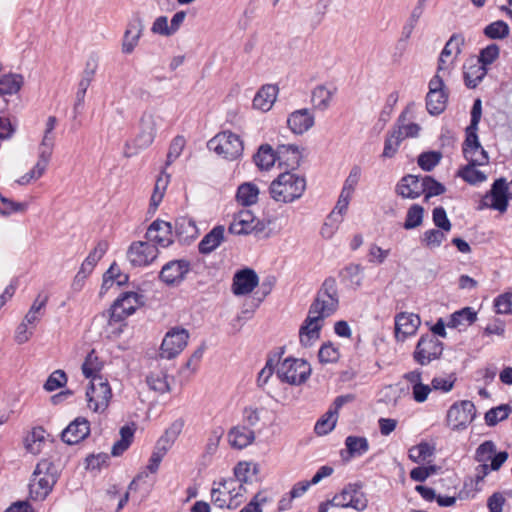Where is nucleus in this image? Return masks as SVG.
<instances>
[{"instance_id": "bf43d9fd", "label": "nucleus", "mask_w": 512, "mask_h": 512, "mask_svg": "<svg viewBox=\"0 0 512 512\" xmlns=\"http://www.w3.org/2000/svg\"><path fill=\"white\" fill-rule=\"evenodd\" d=\"M484 34L491 39H503L509 34V26L504 21H496L486 26Z\"/></svg>"}, {"instance_id": "49530a36", "label": "nucleus", "mask_w": 512, "mask_h": 512, "mask_svg": "<svg viewBox=\"0 0 512 512\" xmlns=\"http://www.w3.org/2000/svg\"><path fill=\"white\" fill-rule=\"evenodd\" d=\"M176 232L180 238L187 241L198 235V228L194 221L187 217H180L176 220Z\"/></svg>"}, {"instance_id": "6ab92c4d", "label": "nucleus", "mask_w": 512, "mask_h": 512, "mask_svg": "<svg viewBox=\"0 0 512 512\" xmlns=\"http://www.w3.org/2000/svg\"><path fill=\"white\" fill-rule=\"evenodd\" d=\"M190 270V263L186 260H173L163 266L160 279L167 285H178Z\"/></svg>"}, {"instance_id": "69168bd1", "label": "nucleus", "mask_w": 512, "mask_h": 512, "mask_svg": "<svg viewBox=\"0 0 512 512\" xmlns=\"http://www.w3.org/2000/svg\"><path fill=\"white\" fill-rule=\"evenodd\" d=\"M361 178V169L357 166L353 167L345 180L341 192L353 195Z\"/></svg>"}, {"instance_id": "ddd939ff", "label": "nucleus", "mask_w": 512, "mask_h": 512, "mask_svg": "<svg viewBox=\"0 0 512 512\" xmlns=\"http://www.w3.org/2000/svg\"><path fill=\"white\" fill-rule=\"evenodd\" d=\"M448 95L444 90V82L442 75H436L429 82V91L426 97V107L430 114L439 115L442 113L447 104Z\"/></svg>"}, {"instance_id": "4be33fe9", "label": "nucleus", "mask_w": 512, "mask_h": 512, "mask_svg": "<svg viewBox=\"0 0 512 512\" xmlns=\"http://www.w3.org/2000/svg\"><path fill=\"white\" fill-rule=\"evenodd\" d=\"M463 153L466 160L478 166L486 165L489 161L487 152L478 141L476 132H468L463 146Z\"/></svg>"}, {"instance_id": "9b49d317", "label": "nucleus", "mask_w": 512, "mask_h": 512, "mask_svg": "<svg viewBox=\"0 0 512 512\" xmlns=\"http://www.w3.org/2000/svg\"><path fill=\"white\" fill-rule=\"evenodd\" d=\"M508 197L512 198V181L508 188L503 178L496 180L490 192H488L481 200L480 208H490L501 213L507 210Z\"/></svg>"}, {"instance_id": "1a4fd4ad", "label": "nucleus", "mask_w": 512, "mask_h": 512, "mask_svg": "<svg viewBox=\"0 0 512 512\" xmlns=\"http://www.w3.org/2000/svg\"><path fill=\"white\" fill-rule=\"evenodd\" d=\"M144 304L143 296L137 292H125L118 297L110 308L109 325L121 323Z\"/></svg>"}, {"instance_id": "a878e982", "label": "nucleus", "mask_w": 512, "mask_h": 512, "mask_svg": "<svg viewBox=\"0 0 512 512\" xmlns=\"http://www.w3.org/2000/svg\"><path fill=\"white\" fill-rule=\"evenodd\" d=\"M259 220L250 210H241L233 218L229 231L235 235L249 234L255 230H261Z\"/></svg>"}, {"instance_id": "09e8293b", "label": "nucleus", "mask_w": 512, "mask_h": 512, "mask_svg": "<svg viewBox=\"0 0 512 512\" xmlns=\"http://www.w3.org/2000/svg\"><path fill=\"white\" fill-rule=\"evenodd\" d=\"M23 84V78L17 74H8L0 78V95L17 93Z\"/></svg>"}, {"instance_id": "ea45409f", "label": "nucleus", "mask_w": 512, "mask_h": 512, "mask_svg": "<svg viewBox=\"0 0 512 512\" xmlns=\"http://www.w3.org/2000/svg\"><path fill=\"white\" fill-rule=\"evenodd\" d=\"M259 188L255 183L245 182L238 187L236 199L244 206H250L258 201Z\"/></svg>"}, {"instance_id": "6e6552de", "label": "nucleus", "mask_w": 512, "mask_h": 512, "mask_svg": "<svg viewBox=\"0 0 512 512\" xmlns=\"http://www.w3.org/2000/svg\"><path fill=\"white\" fill-rule=\"evenodd\" d=\"M337 307L338 297L334 284L326 282L312 303L308 315L324 322V319L332 315Z\"/></svg>"}, {"instance_id": "f03ea898", "label": "nucleus", "mask_w": 512, "mask_h": 512, "mask_svg": "<svg viewBox=\"0 0 512 512\" xmlns=\"http://www.w3.org/2000/svg\"><path fill=\"white\" fill-rule=\"evenodd\" d=\"M247 489L233 478L215 483L211 491V501L219 508L233 509L245 499Z\"/></svg>"}, {"instance_id": "f3484780", "label": "nucleus", "mask_w": 512, "mask_h": 512, "mask_svg": "<svg viewBox=\"0 0 512 512\" xmlns=\"http://www.w3.org/2000/svg\"><path fill=\"white\" fill-rule=\"evenodd\" d=\"M464 42V37L461 34H453L450 37L440 54L437 73L444 75L450 71L458 55L461 53Z\"/></svg>"}, {"instance_id": "7c9ffc66", "label": "nucleus", "mask_w": 512, "mask_h": 512, "mask_svg": "<svg viewBox=\"0 0 512 512\" xmlns=\"http://www.w3.org/2000/svg\"><path fill=\"white\" fill-rule=\"evenodd\" d=\"M127 281L128 276L122 273L118 266L111 265L103 275L100 295L103 296L111 290H117L119 287L126 284Z\"/></svg>"}, {"instance_id": "20e7f679", "label": "nucleus", "mask_w": 512, "mask_h": 512, "mask_svg": "<svg viewBox=\"0 0 512 512\" xmlns=\"http://www.w3.org/2000/svg\"><path fill=\"white\" fill-rule=\"evenodd\" d=\"M57 481L54 465L48 460H41L32 475L29 494L33 500H44L52 491Z\"/></svg>"}, {"instance_id": "37998d69", "label": "nucleus", "mask_w": 512, "mask_h": 512, "mask_svg": "<svg viewBox=\"0 0 512 512\" xmlns=\"http://www.w3.org/2000/svg\"><path fill=\"white\" fill-rule=\"evenodd\" d=\"M106 361L98 354H87L82 363V372L86 378H98V373L103 369Z\"/></svg>"}, {"instance_id": "f8f14e48", "label": "nucleus", "mask_w": 512, "mask_h": 512, "mask_svg": "<svg viewBox=\"0 0 512 512\" xmlns=\"http://www.w3.org/2000/svg\"><path fill=\"white\" fill-rule=\"evenodd\" d=\"M477 319V313L470 307L463 308L456 311L450 316V320L447 324L440 318L436 324L430 327L431 332L436 335L445 338L446 327L462 330L472 325Z\"/></svg>"}, {"instance_id": "412c9836", "label": "nucleus", "mask_w": 512, "mask_h": 512, "mask_svg": "<svg viewBox=\"0 0 512 512\" xmlns=\"http://www.w3.org/2000/svg\"><path fill=\"white\" fill-rule=\"evenodd\" d=\"M158 122L151 114H145L140 121V132L135 138V145L138 149L144 150L150 147L157 135Z\"/></svg>"}, {"instance_id": "864d4df0", "label": "nucleus", "mask_w": 512, "mask_h": 512, "mask_svg": "<svg viewBox=\"0 0 512 512\" xmlns=\"http://www.w3.org/2000/svg\"><path fill=\"white\" fill-rule=\"evenodd\" d=\"M345 445L350 457L362 455L369 448L367 439L358 436H348L345 440Z\"/></svg>"}, {"instance_id": "338daca9", "label": "nucleus", "mask_w": 512, "mask_h": 512, "mask_svg": "<svg viewBox=\"0 0 512 512\" xmlns=\"http://www.w3.org/2000/svg\"><path fill=\"white\" fill-rule=\"evenodd\" d=\"M151 31L154 34H158L161 36H171L173 35L172 28H170V23L166 16H160L156 18L152 24Z\"/></svg>"}, {"instance_id": "774afa93", "label": "nucleus", "mask_w": 512, "mask_h": 512, "mask_svg": "<svg viewBox=\"0 0 512 512\" xmlns=\"http://www.w3.org/2000/svg\"><path fill=\"white\" fill-rule=\"evenodd\" d=\"M495 308L498 314H512V293H505L497 297Z\"/></svg>"}, {"instance_id": "a19ab883", "label": "nucleus", "mask_w": 512, "mask_h": 512, "mask_svg": "<svg viewBox=\"0 0 512 512\" xmlns=\"http://www.w3.org/2000/svg\"><path fill=\"white\" fill-rule=\"evenodd\" d=\"M259 472V466L251 462H239L234 468V480L243 486L252 481Z\"/></svg>"}, {"instance_id": "e433bc0d", "label": "nucleus", "mask_w": 512, "mask_h": 512, "mask_svg": "<svg viewBox=\"0 0 512 512\" xmlns=\"http://www.w3.org/2000/svg\"><path fill=\"white\" fill-rule=\"evenodd\" d=\"M170 183V175L166 173L165 171H162L154 184L153 192L150 198V205H149V211L152 213H155L158 209L160 203L162 202L167 187Z\"/></svg>"}, {"instance_id": "2eb2a0df", "label": "nucleus", "mask_w": 512, "mask_h": 512, "mask_svg": "<svg viewBox=\"0 0 512 512\" xmlns=\"http://www.w3.org/2000/svg\"><path fill=\"white\" fill-rule=\"evenodd\" d=\"M179 355L180 354H159V358L157 359L158 367L165 370L177 368L180 374L193 373L200 363V354H192L186 359H180L178 357Z\"/></svg>"}, {"instance_id": "cd10ccee", "label": "nucleus", "mask_w": 512, "mask_h": 512, "mask_svg": "<svg viewBox=\"0 0 512 512\" xmlns=\"http://www.w3.org/2000/svg\"><path fill=\"white\" fill-rule=\"evenodd\" d=\"M90 433V424L87 419L78 417L72 421L62 432V440L69 444H77L84 440Z\"/></svg>"}, {"instance_id": "f257e3e1", "label": "nucleus", "mask_w": 512, "mask_h": 512, "mask_svg": "<svg viewBox=\"0 0 512 512\" xmlns=\"http://www.w3.org/2000/svg\"><path fill=\"white\" fill-rule=\"evenodd\" d=\"M56 124L57 119L55 116H49L46 119L43 127L42 139L38 146L37 162L29 173H26L17 179L19 184H29L31 181L39 179L46 171L54 149L55 137L53 131Z\"/></svg>"}, {"instance_id": "0e129e2a", "label": "nucleus", "mask_w": 512, "mask_h": 512, "mask_svg": "<svg viewBox=\"0 0 512 512\" xmlns=\"http://www.w3.org/2000/svg\"><path fill=\"white\" fill-rule=\"evenodd\" d=\"M67 383V376L62 370H56L54 371L49 378L47 379L46 383L44 384L45 390L51 392L58 388H61L65 386Z\"/></svg>"}, {"instance_id": "bb28decb", "label": "nucleus", "mask_w": 512, "mask_h": 512, "mask_svg": "<svg viewBox=\"0 0 512 512\" xmlns=\"http://www.w3.org/2000/svg\"><path fill=\"white\" fill-rule=\"evenodd\" d=\"M146 236L150 242L168 247L173 243L172 225L163 220H156L149 226Z\"/></svg>"}, {"instance_id": "c03bdc74", "label": "nucleus", "mask_w": 512, "mask_h": 512, "mask_svg": "<svg viewBox=\"0 0 512 512\" xmlns=\"http://www.w3.org/2000/svg\"><path fill=\"white\" fill-rule=\"evenodd\" d=\"M396 194L404 200H413L416 198V176L408 174L402 177L397 186Z\"/></svg>"}, {"instance_id": "6e6d98bb", "label": "nucleus", "mask_w": 512, "mask_h": 512, "mask_svg": "<svg viewBox=\"0 0 512 512\" xmlns=\"http://www.w3.org/2000/svg\"><path fill=\"white\" fill-rule=\"evenodd\" d=\"M445 190L444 185L430 176H426L422 179V193L424 194L425 200L434 196H439L443 194Z\"/></svg>"}, {"instance_id": "c9c22d12", "label": "nucleus", "mask_w": 512, "mask_h": 512, "mask_svg": "<svg viewBox=\"0 0 512 512\" xmlns=\"http://www.w3.org/2000/svg\"><path fill=\"white\" fill-rule=\"evenodd\" d=\"M454 383L455 378L451 376L448 378L435 377L431 383L432 388L429 385H424L418 382V402H424L432 389L441 390L442 392L451 391Z\"/></svg>"}, {"instance_id": "a211bd4d", "label": "nucleus", "mask_w": 512, "mask_h": 512, "mask_svg": "<svg viewBox=\"0 0 512 512\" xmlns=\"http://www.w3.org/2000/svg\"><path fill=\"white\" fill-rule=\"evenodd\" d=\"M158 255V249L149 242L138 241L131 244L127 257L134 266H146L153 262Z\"/></svg>"}, {"instance_id": "b1692460", "label": "nucleus", "mask_w": 512, "mask_h": 512, "mask_svg": "<svg viewBox=\"0 0 512 512\" xmlns=\"http://www.w3.org/2000/svg\"><path fill=\"white\" fill-rule=\"evenodd\" d=\"M278 94L279 87L275 84L261 86L253 98V109L264 113L269 112L277 101Z\"/></svg>"}, {"instance_id": "603ef678", "label": "nucleus", "mask_w": 512, "mask_h": 512, "mask_svg": "<svg viewBox=\"0 0 512 512\" xmlns=\"http://www.w3.org/2000/svg\"><path fill=\"white\" fill-rule=\"evenodd\" d=\"M336 411H327L315 424V432L318 435H326L331 432L337 423Z\"/></svg>"}, {"instance_id": "9d476101", "label": "nucleus", "mask_w": 512, "mask_h": 512, "mask_svg": "<svg viewBox=\"0 0 512 512\" xmlns=\"http://www.w3.org/2000/svg\"><path fill=\"white\" fill-rule=\"evenodd\" d=\"M476 417V408L473 402L462 400L455 402L447 411V425L456 431L466 429Z\"/></svg>"}, {"instance_id": "79ce46f5", "label": "nucleus", "mask_w": 512, "mask_h": 512, "mask_svg": "<svg viewBox=\"0 0 512 512\" xmlns=\"http://www.w3.org/2000/svg\"><path fill=\"white\" fill-rule=\"evenodd\" d=\"M276 160H278L277 151H274L268 144L261 145L254 156L256 165L262 170H269Z\"/></svg>"}, {"instance_id": "0eeeda50", "label": "nucleus", "mask_w": 512, "mask_h": 512, "mask_svg": "<svg viewBox=\"0 0 512 512\" xmlns=\"http://www.w3.org/2000/svg\"><path fill=\"white\" fill-rule=\"evenodd\" d=\"M311 373L310 364L302 359L288 356L278 363L277 374L282 380L299 385L305 382Z\"/></svg>"}, {"instance_id": "72a5a7b5", "label": "nucleus", "mask_w": 512, "mask_h": 512, "mask_svg": "<svg viewBox=\"0 0 512 512\" xmlns=\"http://www.w3.org/2000/svg\"><path fill=\"white\" fill-rule=\"evenodd\" d=\"M254 431L245 426L233 427L228 433L229 444L236 449H243L253 443Z\"/></svg>"}, {"instance_id": "5701e85b", "label": "nucleus", "mask_w": 512, "mask_h": 512, "mask_svg": "<svg viewBox=\"0 0 512 512\" xmlns=\"http://www.w3.org/2000/svg\"><path fill=\"white\" fill-rule=\"evenodd\" d=\"M323 322L316 317L308 315L299 330V339L302 349H311L318 342Z\"/></svg>"}, {"instance_id": "58836bf2", "label": "nucleus", "mask_w": 512, "mask_h": 512, "mask_svg": "<svg viewBox=\"0 0 512 512\" xmlns=\"http://www.w3.org/2000/svg\"><path fill=\"white\" fill-rule=\"evenodd\" d=\"M277 157L280 165L294 168L298 166L301 154L297 146L288 144L278 146Z\"/></svg>"}, {"instance_id": "393cba45", "label": "nucleus", "mask_w": 512, "mask_h": 512, "mask_svg": "<svg viewBox=\"0 0 512 512\" xmlns=\"http://www.w3.org/2000/svg\"><path fill=\"white\" fill-rule=\"evenodd\" d=\"M259 284V278L252 269L245 268L235 273L233 277L232 291L235 295L251 293Z\"/></svg>"}, {"instance_id": "39448f33", "label": "nucleus", "mask_w": 512, "mask_h": 512, "mask_svg": "<svg viewBox=\"0 0 512 512\" xmlns=\"http://www.w3.org/2000/svg\"><path fill=\"white\" fill-rule=\"evenodd\" d=\"M113 393L107 379H91L85 392L86 406L94 414H104L110 405Z\"/></svg>"}, {"instance_id": "052dcab7", "label": "nucleus", "mask_w": 512, "mask_h": 512, "mask_svg": "<svg viewBox=\"0 0 512 512\" xmlns=\"http://www.w3.org/2000/svg\"><path fill=\"white\" fill-rule=\"evenodd\" d=\"M496 452L494 442L488 440L479 445L475 451V460L478 463H488Z\"/></svg>"}, {"instance_id": "de8ad7c7", "label": "nucleus", "mask_w": 512, "mask_h": 512, "mask_svg": "<svg viewBox=\"0 0 512 512\" xmlns=\"http://www.w3.org/2000/svg\"><path fill=\"white\" fill-rule=\"evenodd\" d=\"M391 254V248L389 246H381L376 243H371L368 247L367 259L368 262L373 265L384 264Z\"/></svg>"}, {"instance_id": "2f4dec72", "label": "nucleus", "mask_w": 512, "mask_h": 512, "mask_svg": "<svg viewBox=\"0 0 512 512\" xmlns=\"http://www.w3.org/2000/svg\"><path fill=\"white\" fill-rule=\"evenodd\" d=\"M336 88L328 85L316 86L311 94V102L313 107L319 111H325L329 108Z\"/></svg>"}, {"instance_id": "dca6fc26", "label": "nucleus", "mask_w": 512, "mask_h": 512, "mask_svg": "<svg viewBox=\"0 0 512 512\" xmlns=\"http://www.w3.org/2000/svg\"><path fill=\"white\" fill-rule=\"evenodd\" d=\"M406 147L416 135V111L413 104L407 106L398 120L396 128L391 132Z\"/></svg>"}, {"instance_id": "473e14b6", "label": "nucleus", "mask_w": 512, "mask_h": 512, "mask_svg": "<svg viewBox=\"0 0 512 512\" xmlns=\"http://www.w3.org/2000/svg\"><path fill=\"white\" fill-rule=\"evenodd\" d=\"M141 36V22L138 21V25L136 23H129L123 35L121 52L125 55L132 54L135 48L138 46Z\"/></svg>"}, {"instance_id": "8fccbe9b", "label": "nucleus", "mask_w": 512, "mask_h": 512, "mask_svg": "<svg viewBox=\"0 0 512 512\" xmlns=\"http://www.w3.org/2000/svg\"><path fill=\"white\" fill-rule=\"evenodd\" d=\"M511 412L512 408L508 404L491 408L485 413V423L488 426H495L497 423L507 419Z\"/></svg>"}, {"instance_id": "7ed1b4c3", "label": "nucleus", "mask_w": 512, "mask_h": 512, "mask_svg": "<svg viewBox=\"0 0 512 512\" xmlns=\"http://www.w3.org/2000/svg\"><path fill=\"white\" fill-rule=\"evenodd\" d=\"M306 187L303 177L294 173L280 174L270 185L272 198L277 202L288 203L302 196Z\"/></svg>"}, {"instance_id": "423d86ee", "label": "nucleus", "mask_w": 512, "mask_h": 512, "mask_svg": "<svg viewBox=\"0 0 512 512\" xmlns=\"http://www.w3.org/2000/svg\"><path fill=\"white\" fill-rule=\"evenodd\" d=\"M209 149L228 161L238 160L244 151L241 137L231 131H223L208 142Z\"/></svg>"}, {"instance_id": "f704fd0d", "label": "nucleus", "mask_w": 512, "mask_h": 512, "mask_svg": "<svg viewBox=\"0 0 512 512\" xmlns=\"http://www.w3.org/2000/svg\"><path fill=\"white\" fill-rule=\"evenodd\" d=\"M416 332L414 323V315L402 312L395 319V335L397 340L404 341L409 336H413Z\"/></svg>"}, {"instance_id": "4c0bfd02", "label": "nucleus", "mask_w": 512, "mask_h": 512, "mask_svg": "<svg viewBox=\"0 0 512 512\" xmlns=\"http://www.w3.org/2000/svg\"><path fill=\"white\" fill-rule=\"evenodd\" d=\"M224 232L223 226L213 228L200 242L199 251L203 254L214 251L224 240Z\"/></svg>"}, {"instance_id": "3c124183", "label": "nucleus", "mask_w": 512, "mask_h": 512, "mask_svg": "<svg viewBox=\"0 0 512 512\" xmlns=\"http://www.w3.org/2000/svg\"><path fill=\"white\" fill-rule=\"evenodd\" d=\"M486 75L485 66L482 64H473L466 68L464 72L465 83L470 88H475Z\"/></svg>"}, {"instance_id": "5fc2aeb1", "label": "nucleus", "mask_w": 512, "mask_h": 512, "mask_svg": "<svg viewBox=\"0 0 512 512\" xmlns=\"http://www.w3.org/2000/svg\"><path fill=\"white\" fill-rule=\"evenodd\" d=\"M477 164L468 163L464 168L459 170L458 175L470 184H476L486 180V175L476 168Z\"/></svg>"}, {"instance_id": "e2e57ef3", "label": "nucleus", "mask_w": 512, "mask_h": 512, "mask_svg": "<svg viewBox=\"0 0 512 512\" xmlns=\"http://www.w3.org/2000/svg\"><path fill=\"white\" fill-rule=\"evenodd\" d=\"M185 144L186 141L182 136H177L173 139L167 154V159L165 163L166 166L171 165L176 159L179 158V156L182 154L184 150Z\"/></svg>"}, {"instance_id": "c756f323", "label": "nucleus", "mask_w": 512, "mask_h": 512, "mask_svg": "<svg viewBox=\"0 0 512 512\" xmlns=\"http://www.w3.org/2000/svg\"><path fill=\"white\" fill-rule=\"evenodd\" d=\"M48 444V434L42 427H34L24 439V447L32 455H39Z\"/></svg>"}, {"instance_id": "c85d7f7f", "label": "nucleus", "mask_w": 512, "mask_h": 512, "mask_svg": "<svg viewBox=\"0 0 512 512\" xmlns=\"http://www.w3.org/2000/svg\"><path fill=\"white\" fill-rule=\"evenodd\" d=\"M315 119L309 109H299L288 115L287 126L289 130L296 134L302 135L310 130L314 125Z\"/></svg>"}, {"instance_id": "13d9d810", "label": "nucleus", "mask_w": 512, "mask_h": 512, "mask_svg": "<svg viewBox=\"0 0 512 512\" xmlns=\"http://www.w3.org/2000/svg\"><path fill=\"white\" fill-rule=\"evenodd\" d=\"M442 159V153L439 151L423 152L418 156V166L425 171H431Z\"/></svg>"}, {"instance_id": "4d7b16f0", "label": "nucleus", "mask_w": 512, "mask_h": 512, "mask_svg": "<svg viewBox=\"0 0 512 512\" xmlns=\"http://www.w3.org/2000/svg\"><path fill=\"white\" fill-rule=\"evenodd\" d=\"M147 384L150 389L154 390L157 393L164 394L170 391V384L168 382V378L166 374L162 372L160 374L151 373L147 377Z\"/></svg>"}, {"instance_id": "a18cd8bd", "label": "nucleus", "mask_w": 512, "mask_h": 512, "mask_svg": "<svg viewBox=\"0 0 512 512\" xmlns=\"http://www.w3.org/2000/svg\"><path fill=\"white\" fill-rule=\"evenodd\" d=\"M135 428L134 426L125 425L120 429V440H118L111 450L113 456L121 455L125 450L128 449L132 443L134 437Z\"/></svg>"}, {"instance_id": "aec40b11", "label": "nucleus", "mask_w": 512, "mask_h": 512, "mask_svg": "<svg viewBox=\"0 0 512 512\" xmlns=\"http://www.w3.org/2000/svg\"><path fill=\"white\" fill-rule=\"evenodd\" d=\"M189 332L181 327L171 328L161 343L162 352H182L188 347Z\"/></svg>"}, {"instance_id": "680f3d73", "label": "nucleus", "mask_w": 512, "mask_h": 512, "mask_svg": "<svg viewBox=\"0 0 512 512\" xmlns=\"http://www.w3.org/2000/svg\"><path fill=\"white\" fill-rule=\"evenodd\" d=\"M441 466L434 463V459L425 462H418V482H424L430 476L437 474Z\"/></svg>"}, {"instance_id": "4468645a", "label": "nucleus", "mask_w": 512, "mask_h": 512, "mask_svg": "<svg viewBox=\"0 0 512 512\" xmlns=\"http://www.w3.org/2000/svg\"><path fill=\"white\" fill-rule=\"evenodd\" d=\"M328 504L332 507H350L357 511H363L367 507V499L355 485H349L328 501Z\"/></svg>"}]
</instances>
